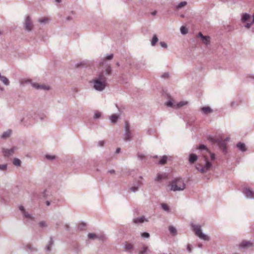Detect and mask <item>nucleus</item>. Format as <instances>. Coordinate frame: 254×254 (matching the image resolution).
I'll use <instances>...</instances> for the list:
<instances>
[{"label": "nucleus", "mask_w": 254, "mask_h": 254, "mask_svg": "<svg viewBox=\"0 0 254 254\" xmlns=\"http://www.w3.org/2000/svg\"><path fill=\"white\" fill-rule=\"evenodd\" d=\"M212 167V163L208 160L205 155H202V159L196 164L195 169L201 174H204L210 170Z\"/></svg>", "instance_id": "f257e3e1"}, {"label": "nucleus", "mask_w": 254, "mask_h": 254, "mask_svg": "<svg viewBox=\"0 0 254 254\" xmlns=\"http://www.w3.org/2000/svg\"><path fill=\"white\" fill-rule=\"evenodd\" d=\"M186 187L184 180L181 178H177L172 180L170 190L174 191H182L184 190Z\"/></svg>", "instance_id": "f03ea898"}, {"label": "nucleus", "mask_w": 254, "mask_h": 254, "mask_svg": "<svg viewBox=\"0 0 254 254\" xmlns=\"http://www.w3.org/2000/svg\"><path fill=\"white\" fill-rule=\"evenodd\" d=\"M208 140L213 143L217 144V145L223 150V152L225 153L227 152L226 143L225 140H223L222 138H214L213 137L209 136L208 138Z\"/></svg>", "instance_id": "7ed1b4c3"}, {"label": "nucleus", "mask_w": 254, "mask_h": 254, "mask_svg": "<svg viewBox=\"0 0 254 254\" xmlns=\"http://www.w3.org/2000/svg\"><path fill=\"white\" fill-rule=\"evenodd\" d=\"M192 230L194 232L195 235L198 236L200 239L204 241H209V238L206 235L203 234L201 232V227L197 225H191Z\"/></svg>", "instance_id": "20e7f679"}, {"label": "nucleus", "mask_w": 254, "mask_h": 254, "mask_svg": "<svg viewBox=\"0 0 254 254\" xmlns=\"http://www.w3.org/2000/svg\"><path fill=\"white\" fill-rule=\"evenodd\" d=\"M23 24L24 29L27 31L30 32L33 30L34 25L29 15L25 17Z\"/></svg>", "instance_id": "39448f33"}, {"label": "nucleus", "mask_w": 254, "mask_h": 254, "mask_svg": "<svg viewBox=\"0 0 254 254\" xmlns=\"http://www.w3.org/2000/svg\"><path fill=\"white\" fill-rule=\"evenodd\" d=\"M91 82L93 83L94 88L98 91H102L107 86V84L104 82H101L95 78L93 79Z\"/></svg>", "instance_id": "423d86ee"}, {"label": "nucleus", "mask_w": 254, "mask_h": 254, "mask_svg": "<svg viewBox=\"0 0 254 254\" xmlns=\"http://www.w3.org/2000/svg\"><path fill=\"white\" fill-rule=\"evenodd\" d=\"M125 133L124 134V140L129 141L132 138V135L130 130V125L128 122L126 121L125 125Z\"/></svg>", "instance_id": "0eeeda50"}, {"label": "nucleus", "mask_w": 254, "mask_h": 254, "mask_svg": "<svg viewBox=\"0 0 254 254\" xmlns=\"http://www.w3.org/2000/svg\"><path fill=\"white\" fill-rule=\"evenodd\" d=\"M243 193L247 198H254V191L250 188H247L243 190Z\"/></svg>", "instance_id": "6e6552de"}, {"label": "nucleus", "mask_w": 254, "mask_h": 254, "mask_svg": "<svg viewBox=\"0 0 254 254\" xmlns=\"http://www.w3.org/2000/svg\"><path fill=\"white\" fill-rule=\"evenodd\" d=\"M16 149L17 148L16 147H13L10 149L3 148L2 152L4 156L9 157L12 155Z\"/></svg>", "instance_id": "1a4fd4ad"}, {"label": "nucleus", "mask_w": 254, "mask_h": 254, "mask_svg": "<svg viewBox=\"0 0 254 254\" xmlns=\"http://www.w3.org/2000/svg\"><path fill=\"white\" fill-rule=\"evenodd\" d=\"M12 133V130L11 129H7L5 131H3L1 134V139H7L11 136Z\"/></svg>", "instance_id": "9d476101"}, {"label": "nucleus", "mask_w": 254, "mask_h": 254, "mask_svg": "<svg viewBox=\"0 0 254 254\" xmlns=\"http://www.w3.org/2000/svg\"><path fill=\"white\" fill-rule=\"evenodd\" d=\"M95 79L101 81V82H104L105 84H107V78L106 77V75H104V71H102L99 73V74L98 75L97 77L95 78Z\"/></svg>", "instance_id": "9b49d317"}, {"label": "nucleus", "mask_w": 254, "mask_h": 254, "mask_svg": "<svg viewBox=\"0 0 254 254\" xmlns=\"http://www.w3.org/2000/svg\"><path fill=\"white\" fill-rule=\"evenodd\" d=\"M143 185L142 182L138 180L136 184L134 186L130 188L129 190L132 192H136L138 190V189Z\"/></svg>", "instance_id": "f8f14e48"}, {"label": "nucleus", "mask_w": 254, "mask_h": 254, "mask_svg": "<svg viewBox=\"0 0 254 254\" xmlns=\"http://www.w3.org/2000/svg\"><path fill=\"white\" fill-rule=\"evenodd\" d=\"M254 246V244L250 241H244L241 242L240 244V247L242 248H245L246 247H251Z\"/></svg>", "instance_id": "ddd939ff"}, {"label": "nucleus", "mask_w": 254, "mask_h": 254, "mask_svg": "<svg viewBox=\"0 0 254 254\" xmlns=\"http://www.w3.org/2000/svg\"><path fill=\"white\" fill-rule=\"evenodd\" d=\"M144 221L147 222L148 220L146 219L144 216L135 218L133 219V222L136 224L143 223Z\"/></svg>", "instance_id": "4468645a"}, {"label": "nucleus", "mask_w": 254, "mask_h": 254, "mask_svg": "<svg viewBox=\"0 0 254 254\" xmlns=\"http://www.w3.org/2000/svg\"><path fill=\"white\" fill-rule=\"evenodd\" d=\"M197 159L198 157L195 154L191 153L189 155V162L190 164L194 163Z\"/></svg>", "instance_id": "2eb2a0df"}, {"label": "nucleus", "mask_w": 254, "mask_h": 254, "mask_svg": "<svg viewBox=\"0 0 254 254\" xmlns=\"http://www.w3.org/2000/svg\"><path fill=\"white\" fill-rule=\"evenodd\" d=\"M237 148L242 152H245L247 150L245 143L239 142L237 144Z\"/></svg>", "instance_id": "dca6fc26"}, {"label": "nucleus", "mask_w": 254, "mask_h": 254, "mask_svg": "<svg viewBox=\"0 0 254 254\" xmlns=\"http://www.w3.org/2000/svg\"><path fill=\"white\" fill-rule=\"evenodd\" d=\"M201 111L203 114H207L212 112V110L209 107H203Z\"/></svg>", "instance_id": "f3484780"}, {"label": "nucleus", "mask_w": 254, "mask_h": 254, "mask_svg": "<svg viewBox=\"0 0 254 254\" xmlns=\"http://www.w3.org/2000/svg\"><path fill=\"white\" fill-rule=\"evenodd\" d=\"M102 71H104V75L106 76L110 75H111L112 72L111 66L109 65L106 66L105 70H103Z\"/></svg>", "instance_id": "a211bd4d"}, {"label": "nucleus", "mask_w": 254, "mask_h": 254, "mask_svg": "<svg viewBox=\"0 0 254 254\" xmlns=\"http://www.w3.org/2000/svg\"><path fill=\"white\" fill-rule=\"evenodd\" d=\"M149 251L148 247L144 245L138 252V254H146Z\"/></svg>", "instance_id": "6ab92c4d"}, {"label": "nucleus", "mask_w": 254, "mask_h": 254, "mask_svg": "<svg viewBox=\"0 0 254 254\" xmlns=\"http://www.w3.org/2000/svg\"><path fill=\"white\" fill-rule=\"evenodd\" d=\"M54 244V240L52 237H50V240L49 242L48 245L46 246V251L47 252H50L51 250V247Z\"/></svg>", "instance_id": "aec40b11"}, {"label": "nucleus", "mask_w": 254, "mask_h": 254, "mask_svg": "<svg viewBox=\"0 0 254 254\" xmlns=\"http://www.w3.org/2000/svg\"><path fill=\"white\" fill-rule=\"evenodd\" d=\"M210 37L209 36H204L201 39L202 42L206 46L210 44Z\"/></svg>", "instance_id": "412c9836"}, {"label": "nucleus", "mask_w": 254, "mask_h": 254, "mask_svg": "<svg viewBox=\"0 0 254 254\" xmlns=\"http://www.w3.org/2000/svg\"><path fill=\"white\" fill-rule=\"evenodd\" d=\"M158 38L156 34L153 35L152 40H151V45L152 46H155L158 42Z\"/></svg>", "instance_id": "4be33fe9"}, {"label": "nucleus", "mask_w": 254, "mask_h": 254, "mask_svg": "<svg viewBox=\"0 0 254 254\" xmlns=\"http://www.w3.org/2000/svg\"><path fill=\"white\" fill-rule=\"evenodd\" d=\"M166 177L167 176L166 174H161L158 173L155 180L156 181L160 182L162 179L166 178Z\"/></svg>", "instance_id": "5701e85b"}, {"label": "nucleus", "mask_w": 254, "mask_h": 254, "mask_svg": "<svg viewBox=\"0 0 254 254\" xmlns=\"http://www.w3.org/2000/svg\"><path fill=\"white\" fill-rule=\"evenodd\" d=\"M50 21V19L47 17H45L42 18H39L38 20V21L41 24H47Z\"/></svg>", "instance_id": "b1692460"}, {"label": "nucleus", "mask_w": 254, "mask_h": 254, "mask_svg": "<svg viewBox=\"0 0 254 254\" xmlns=\"http://www.w3.org/2000/svg\"><path fill=\"white\" fill-rule=\"evenodd\" d=\"M119 115H117L116 114H113L111 116L110 119L112 123H116L117 122V121L119 119Z\"/></svg>", "instance_id": "393cba45"}, {"label": "nucleus", "mask_w": 254, "mask_h": 254, "mask_svg": "<svg viewBox=\"0 0 254 254\" xmlns=\"http://www.w3.org/2000/svg\"><path fill=\"white\" fill-rule=\"evenodd\" d=\"M113 54L107 55L106 56V57L103 60V61L101 62L100 63V65L101 66L103 65V64H104V62L106 60H112L113 59Z\"/></svg>", "instance_id": "a878e982"}, {"label": "nucleus", "mask_w": 254, "mask_h": 254, "mask_svg": "<svg viewBox=\"0 0 254 254\" xmlns=\"http://www.w3.org/2000/svg\"><path fill=\"white\" fill-rule=\"evenodd\" d=\"M13 164L17 167H20L21 164V162L20 159L15 158L12 162Z\"/></svg>", "instance_id": "bb28decb"}, {"label": "nucleus", "mask_w": 254, "mask_h": 254, "mask_svg": "<svg viewBox=\"0 0 254 254\" xmlns=\"http://www.w3.org/2000/svg\"><path fill=\"white\" fill-rule=\"evenodd\" d=\"M250 17V15L248 13H244L243 14L241 20L243 22H246Z\"/></svg>", "instance_id": "cd10ccee"}, {"label": "nucleus", "mask_w": 254, "mask_h": 254, "mask_svg": "<svg viewBox=\"0 0 254 254\" xmlns=\"http://www.w3.org/2000/svg\"><path fill=\"white\" fill-rule=\"evenodd\" d=\"M133 245L131 244L126 243L124 248L127 251H130L133 249Z\"/></svg>", "instance_id": "c85d7f7f"}, {"label": "nucleus", "mask_w": 254, "mask_h": 254, "mask_svg": "<svg viewBox=\"0 0 254 254\" xmlns=\"http://www.w3.org/2000/svg\"><path fill=\"white\" fill-rule=\"evenodd\" d=\"M1 81H2V83L6 86L9 85V80L5 76L1 75Z\"/></svg>", "instance_id": "c756f323"}, {"label": "nucleus", "mask_w": 254, "mask_h": 254, "mask_svg": "<svg viewBox=\"0 0 254 254\" xmlns=\"http://www.w3.org/2000/svg\"><path fill=\"white\" fill-rule=\"evenodd\" d=\"M169 230L170 232V233L173 235V236H175L177 235V230L176 229L172 226H169Z\"/></svg>", "instance_id": "7c9ffc66"}, {"label": "nucleus", "mask_w": 254, "mask_h": 254, "mask_svg": "<svg viewBox=\"0 0 254 254\" xmlns=\"http://www.w3.org/2000/svg\"><path fill=\"white\" fill-rule=\"evenodd\" d=\"M167 161V157L166 156H163L160 160L159 161V164L164 165L166 163Z\"/></svg>", "instance_id": "2f4dec72"}, {"label": "nucleus", "mask_w": 254, "mask_h": 254, "mask_svg": "<svg viewBox=\"0 0 254 254\" xmlns=\"http://www.w3.org/2000/svg\"><path fill=\"white\" fill-rule=\"evenodd\" d=\"M187 104H188L187 102H184V101L180 102L179 103L177 104L176 105H174V108H179L183 107L184 105H187Z\"/></svg>", "instance_id": "473e14b6"}, {"label": "nucleus", "mask_w": 254, "mask_h": 254, "mask_svg": "<svg viewBox=\"0 0 254 254\" xmlns=\"http://www.w3.org/2000/svg\"><path fill=\"white\" fill-rule=\"evenodd\" d=\"M187 4V1H182L178 4V5L176 6V8L178 9H181L182 7H184Z\"/></svg>", "instance_id": "72a5a7b5"}, {"label": "nucleus", "mask_w": 254, "mask_h": 254, "mask_svg": "<svg viewBox=\"0 0 254 254\" xmlns=\"http://www.w3.org/2000/svg\"><path fill=\"white\" fill-rule=\"evenodd\" d=\"M197 149H198L199 150H204L206 153L209 152V150H208V149L207 148L206 146H205L203 144H201V145H199L197 147Z\"/></svg>", "instance_id": "f704fd0d"}, {"label": "nucleus", "mask_w": 254, "mask_h": 254, "mask_svg": "<svg viewBox=\"0 0 254 254\" xmlns=\"http://www.w3.org/2000/svg\"><path fill=\"white\" fill-rule=\"evenodd\" d=\"M88 237L89 239H96L98 238V237L94 233H89L88 235Z\"/></svg>", "instance_id": "c9c22d12"}, {"label": "nucleus", "mask_w": 254, "mask_h": 254, "mask_svg": "<svg viewBox=\"0 0 254 254\" xmlns=\"http://www.w3.org/2000/svg\"><path fill=\"white\" fill-rule=\"evenodd\" d=\"M50 87L49 86H47V85H43V84H42V85L40 84V87L39 88V89L44 90H50Z\"/></svg>", "instance_id": "e433bc0d"}, {"label": "nucleus", "mask_w": 254, "mask_h": 254, "mask_svg": "<svg viewBox=\"0 0 254 254\" xmlns=\"http://www.w3.org/2000/svg\"><path fill=\"white\" fill-rule=\"evenodd\" d=\"M22 214L25 218H28L30 219H33L32 216L30 214H29L27 212H26V211L25 212H24Z\"/></svg>", "instance_id": "4c0bfd02"}, {"label": "nucleus", "mask_w": 254, "mask_h": 254, "mask_svg": "<svg viewBox=\"0 0 254 254\" xmlns=\"http://www.w3.org/2000/svg\"><path fill=\"white\" fill-rule=\"evenodd\" d=\"M161 207L164 210L168 212L169 211V206L165 203H162L161 204Z\"/></svg>", "instance_id": "58836bf2"}, {"label": "nucleus", "mask_w": 254, "mask_h": 254, "mask_svg": "<svg viewBox=\"0 0 254 254\" xmlns=\"http://www.w3.org/2000/svg\"><path fill=\"white\" fill-rule=\"evenodd\" d=\"M180 30L182 34H186L188 32V29L184 26H181Z\"/></svg>", "instance_id": "ea45409f"}, {"label": "nucleus", "mask_w": 254, "mask_h": 254, "mask_svg": "<svg viewBox=\"0 0 254 254\" xmlns=\"http://www.w3.org/2000/svg\"><path fill=\"white\" fill-rule=\"evenodd\" d=\"M45 157L46 159H47L48 160H51L55 159L56 158L55 156L51 155H49V154L46 155Z\"/></svg>", "instance_id": "a19ab883"}, {"label": "nucleus", "mask_w": 254, "mask_h": 254, "mask_svg": "<svg viewBox=\"0 0 254 254\" xmlns=\"http://www.w3.org/2000/svg\"><path fill=\"white\" fill-rule=\"evenodd\" d=\"M141 236L143 238H149L150 237V234L147 232H143L141 233Z\"/></svg>", "instance_id": "79ce46f5"}, {"label": "nucleus", "mask_w": 254, "mask_h": 254, "mask_svg": "<svg viewBox=\"0 0 254 254\" xmlns=\"http://www.w3.org/2000/svg\"><path fill=\"white\" fill-rule=\"evenodd\" d=\"M166 105L168 106V107H174V105L172 101L171 100H169L166 103Z\"/></svg>", "instance_id": "37998d69"}, {"label": "nucleus", "mask_w": 254, "mask_h": 254, "mask_svg": "<svg viewBox=\"0 0 254 254\" xmlns=\"http://www.w3.org/2000/svg\"><path fill=\"white\" fill-rule=\"evenodd\" d=\"M160 45L162 48L165 49H166L168 47L167 43H165V42H160Z\"/></svg>", "instance_id": "c03bdc74"}, {"label": "nucleus", "mask_w": 254, "mask_h": 254, "mask_svg": "<svg viewBox=\"0 0 254 254\" xmlns=\"http://www.w3.org/2000/svg\"><path fill=\"white\" fill-rule=\"evenodd\" d=\"M32 86H33V87L37 89H39L40 87V84L36 83H32Z\"/></svg>", "instance_id": "a18cd8bd"}, {"label": "nucleus", "mask_w": 254, "mask_h": 254, "mask_svg": "<svg viewBox=\"0 0 254 254\" xmlns=\"http://www.w3.org/2000/svg\"><path fill=\"white\" fill-rule=\"evenodd\" d=\"M100 116H101L100 113L97 112L94 114V118L97 119L99 118L100 117Z\"/></svg>", "instance_id": "49530a36"}, {"label": "nucleus", "mask_w": 254, "mask_h": 254, "mask_svg": "<svg viewBox=\"0 0 254 254\" xmlns=\"http://www.w3.org/2000/svg\"><path fill=\"white\" fill-rule=\"evenodd\" d=\"M39 226L41 227H45L47 226V224L45 222L41 221L39 223Z\"/></svg>", "instance_id": "de8ad7c7"}, {"label": "nucleus", "mask_w": 254, "mask_h": 254, "mask_svg": "<svg viewBox=\"0 0 254 254\" xmlns=\"http://www.w3.org/2000/svg\"><path fill=\"white\" fill-rule=\"evenodd\" d=\"M169 76V74L168 72H165L164 73H163L161 77L163 78H168Z\"/></svg>", "instance_id": "09e8293b"}, {"label": "nucleus", "mask_w": 254, "mask_h": 254, "mask_svg": "<svg viewBox=\"0 0 254 254\" xmlns=\"http://www.w3.org/2000/svg\"><path fill=\"white\" fill-rule=\"evenodd\" d=\"M210 155V158L211 160H214L215 159V155L214 153H211L210 151L209 152H208Z\"/></svg>", "instance_id": "8fccbe9b"}, {"label": "nucleus", "mask_w": 254, "mask_h": 254, "mask_svg": "<svg viewBox=\"0 0 254 254\" xmlns=\"http://www.w3.org/2000/svg\"><path fill=\"white\" fill-rule=\"evenodd\" d=\"M19 210L22 212V213H23L25 211V210L24 209V207L23 206H20L19 207Z\"/></svg>", "instance_id": "3c124183"}, {"label": "nucleus", "mask_w": 254, "mask_h": 254, "mask_svg": "<svg viewBox=\"0 0 254 254\" xmlns=\"http://www.w3.org/2000/svg\"><path fill=\"white\" fill-rule=\"evenodd\" d=\"M252 24V23H248L245 25V27L247 28H250Z\"/></svg>", "instance_id": "603ef678"}, {"label": "nucleus", "mask_w": 254, "mask_h": 254, "mask_svg": "<svg viewBox=\"0 0 254 254\" xmlns=\"http://www.w3.org/2000/svg\"><path fill=\"white\" fill-rule=\"evenodd\" d=\"M104 144V141H100L98 142V145L99 146H103Z\"/></svg>", "instance_id": "864d4df0"}, {"label": "nucleus", "mask_w": 254, "mask_h": 254, "mask_svg": "<svg viewBox=\"0 0 254 254\" xmlns=\"http://www.w3.org/2000/svg\"><path fill=\"white\" fill-rule=\"evenodd\" d=\"M137 156L140 159H142L144 157V155L142 154H138Z\"/></svg>", "instance_id": "5fc2aeb1"}, {"label": "nucleus", "mask_w": 254, "mask_h": 254, "mask_svg": "<svg viewBox=\"0 0 254 254\" xmlns=\"http://www.w3.org/2000/svg\"><path fill=\"white\" fill-rule=\"evenodd\" d=\"M7 167V165L6 164H4V165H1V170H5Z\"/></svg>", "instance_id": "6e6d98bb"}, {"label": "nucleus", "mask_w": 254, "mask_h": 254, "mask_svg": "<svg viewBox=\"0 0 254 254\" xmlns=\"http://www.w3.org/2000/svg\"><path fill=\"white\" fill-rule=\"evenodd\" d=\"M187 250H188V251L189 253H191V248H190V245H188V246H187Z\"/></svg>", "instance_id": "4d7b16f0"}, {"label": "nucleus", "mask_w": 254, "mask_h": 254, "mask_svg": "<svg viewBox=\"0 0 254 254\" xmlns=\"http://www.w3.org/2000/svg\"><path fill=\"white\" fill-rule=\"evenodd\" d=\"M64 227L65 229L66 230H67V231H68V230H69V225H68V224H65V225H64Z\"/></svg>", "instance_id": "13d9d810"}, {"label": "nucleus", "mask_w": 254, "mask_h": 254, "mask_svg": "<svg viewBox=\"0 0 254 254\" xmlns=\"http://www.w3.org/2000/svg\"><path fill=\"white\" fill-rule=\"evenodd\" d=\"M198 36L202 39V38L204 36L203 35L201 32H199L198 34Z\"/></svg>", "instance_id": "bf43d9fd"}, {"label": "nucleus", "mask_w": 254, "mask_h": 254, "mask_svg": "<svg viewBox=\"0 0 254 254\" xmlns=\"http://www.w3.org/2000/svg\"><path fill=\"white\" fill-rule=\"evenodd\" d=\"M108 173H109L110 174H115V171L114 170H111L108 171Z\"/></svg>", "instance_id": "052dcab7"}, {"label": "nucleus", "mask_w": 254, "mask_h": 254, "mask_svg": "<svg viewBox=\"0 0 254 254\" xmlns=\"http://www.w3.org/2000/svg\"><path fill=\"white\" fill-rule=\"evenodd\" d=\"M120 151H121V148H118L116 149V153H119L120 152Z\"/></svg>", "instance_id": "680f3d73"}, {"label": "nucleus", "mask_w": 254, "mask_h": 254, "mask_svg": "<svg viewBox=\"0 0 254 254\" xmlns=\"http://www.w3.org/2000/svg\"><path fill=\"white\" fill-rule=\"evenodd\" d=\"M46 205H47V206H49V205H50V204H51V202H50V201H47L46 202Z\"/></svg>", "instance_id": "e2e57ef3"}, {"label": "nucleus", "mask_w": 254, "mask_h": 254, "mask_svg": "<svg viewBox=\"0 0 254 254\" xmlns=\"http://www.w3.org/2000/svg\"><path fill=\"white\" fill-rule=\"evenodd\" d=\"M152 15H155L156 14V11H153V12L151 13Z\"/></svg>", "instance_id": "0e129e2a"}, {"label": "nucleus", "mask_w": 254, "mask_h": 254, "mask_svg": "<svg viewBox=\"0 0 254 254\" xmlns=\"http://www.w3.org/2000/svg\"><path fill=\"white\" fill-rule=\"evenodd\" d=\"M56 2L58 3H60L62 1V0H55Z\"/></svg>", "instance_id": "69168bd1"}, {"label": "nucleus", "mask_w": 254, "mask_h": 254, "mask_svg": "<svg viewBox=\"0 0 254 254\" xmlns=\"http://www.w3.org/2000/svg\"><path fill=\"white\" fill-rule=\"evenodd\" d=\"M229 139H230L229 137H226V139L224 140H225V142H226L227 141H229Z\"/></svg>", "instance_id": "338daca9"}, {"label": "nucleus", "mask_w": 254, "mask_h": 254, "mask_svg": "<svg viewBox=\"0 0 254 254\" xmlns=\"http://www.w3.org/2000/svg\"><path fill=\"white\" fill-rule=\"evenodd\" d=\"M253 21H252V23H254V14H253Z\"/></svg>", "instance_id": "774afa93"}]
</instances>
